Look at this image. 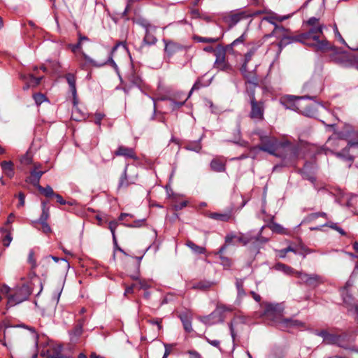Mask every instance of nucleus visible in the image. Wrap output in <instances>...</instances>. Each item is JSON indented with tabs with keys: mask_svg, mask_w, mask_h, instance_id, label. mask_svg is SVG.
Wrapping results in <instances>:
<instances>
[{
	"mask_svg": "<svg viewBox=\"0 0 358 358\" xmlns=\"http://www.w3.org/2000/svg\"><path fill=\"white\" fill-rule=\"evenodd\" d=\"M40 165H36L34 169L31 171L30 176L27 178V181L33 184L34 186H36L37 188L39 185V181L41 179V177L44 173V171H37L38 169H39Z\"/></svg>",
	"mask_w": 358,
	"mask_h": 358,
	"instance_id": "12",
	"label": "nucleus"
},
{
	"mask_svg": "<svg viewBox=\"0 0 358 358\" xmlns=\"http://www.w3.org/2000/svg\"><path fill=\"white\" fill-rule=\"evenodd\" d=\"M307 24L313 27L317 26L319 24L318 19L316 17H311L308 20Z\"/></svg>",
	"mask_w": 358,
	"mask_h": 358,
	"instance_id": "44",
	"label": "nucleus"
},
{
	"mask_svg": "<svg viewBox=\"0 0 358 358\" xmlns=\"http://www.w3.org/2000/svg\"><path fill=\"white\" fill-rule=\"evenodd\" d=\"M164 41L165 43V48H164L165 53L167 55L168 57H171L172 55H173L175 53L180 51L182 48V45H180V44H178L177 43H175L173 41Z\"/></svg>",
	"mask_w": 358,
	"mask_h": 358,
	"instance_id": "11",
	"label": "nucleus"
},
{
	"mask_svg": "<svg viewBox=\"0 0 358 358\" xmlns=\"http://www.w3.org/2000/svg\"><path fill=\"white\" fill-rule=\"evenodd\" d=\"M138 285H139L140 289H146L148 287V285L145 282H143L142 281H140Z\"/></svg>",
	"mask_w": 358,
	"mask_h": 358,
	"instance_id": "62",
	"label": "nucleus"
},
{
	"mask_svg": "<svg viewBox=\"0 0 358 358\" xmlns=\"http://www.w3.org/2000/svg\"><path fill=\"white\" fill-rule=\"evenodd\" d=\"M31 162H32L31 157L30 156H29L28 155H24L21 159V162L22 164H26V165H28V164H31Z\"/></svg>",
	"mask_w": 358,
	"mask_h": 358,
	"instance_id": "41",
	"label": "nucleus"
},
{
	"mask_svg": "<svg viewBox=\"0 0 358 358\" xmlns=\"http://www.w3.org/2000/svg\"><path fill=\"white\" fill-rule=\"evenodd\" d=\"M291 16H292L291 14L280 15L275 13H271L268 15L264 17L263 20L266 21L269 23H273V21H275L277 22H281L284 20H286L290 18Z\"/></svg>",
	"mask_w": 358,
	"mask_h": 358,
	"instance_id": "13",
	"label": "nucleus"
},
{
	"mask_svg": "<svg viewBox=\"0 0 358 358\" xmlns=\"http://www.w3.org/2000/svg\"><path fill=\"white\" fill-rule=\"evenodd\" d=\"M55 196L57 199V201L62 205H64L66 203L65 200L62 198V196L58 194H55Z\"/></svg>",
	"mask_w": 358,
	"mask_h": 358,
	"instance_id": "49",
	"label": "nucleus"
},
{
	"mask_svg": "<svg viewBox=\"0 0 358 358\" xmlns=\"http://www.w3.org/2000/svg\"><path fill=\"white\" fill-rule=\"evenodd\" d=\"M90 357V358H105L99 355H97L96 352H92Z\"/></svg>",
	"mask_w": 358,
	"mask_h": 358,
	"instance_id": "64",
	"label": "nucleus"
},
{
	"mask_svg": "<svg viewBox=\"0 0 358 358\" xmlns=\"http://www.w3.org/2000/svg\"><path fill=\"white\" fill-rule=\"evenodd\" d=\"M261 142L262 145L259 148L260 150L275 155V152L279 145L275 138H269L268 136H261Z\"/></svg>",
	"mask_w": 358,
	"mask_h": 358,
	"instance_id": "8",
	"label": "nucleus"
},
{
	"mask_svg": "<svg viewBox=\"0 0 358 358\" xmlns=\"http://www.w3.org/2000/svg\"><path fill=\"white\" fill-rule=\"evenodd\" d=\"M323 26H314L310 31L301 36L303 42L308 45L315 46L319 50H324L327 47V41H320V35L322 34Z\"/></svg>",
	"mask_w": 358,
	"mask_h": 358,
	"instance_id": "3",
	"label": "nucleus"
},
{
	"mask_svg": "<svg viewBox=\"0 0 358 358\" xmlns=\"http://www.w3.org/2000/svg\"><path fill=\"white\" fill-rule=\"evenodd\" d=\"M66 78L67 82L70 86L71 90L72 92L73 95L75 96L76 94V78L73 74L68 73L66 76Z\"/></svg>",
	"mask_w": 358,
	"mask_h": 358,
	"instance_id": "23",
	"label": "nucleus"
},
{
	"mask_svg": "<svg viewBox=\"0 0 358 358\" xmlns=\"http://www.w3.org/2000/svg\"><path fill=\"white\" fill-rule=\"evenodd\" d=\"M229 308L225 306H218L216 309L210 315L201 317V321L206 325H213L224 321L223 313L225 311H230Z\"/></svg>",
	"mask_w": 358,
	"mask_h": 358,
	"instance_id": "7",
	"label": "nucleus"
},
{
	"mask_svg": "<svg viewBox=\"0 0 358 358\" xmlns=\"http://www.w3.org/2000/svg\"><path fill=\"white\" fill-rule=\"evenodd\" d=\"M115 155L117 156H124L129 158H134L135 157L133 149L120 146L115 151Z\"/></svg>",
	"mask_w": 358,
	"mask_h": 358,
	"instance_id": "20",
	"label": "nucleus"
},
{
	"mask_svg": "<svg viewBox=\"0 0 358 358\" xmlns=\"http://www.w3.org/2000/svg\"><path fill=\"white\" fill-rule=\"evenodd\" d=\"M157 41L155 37H154L150 33H147L144 38V42L147 44H154Z\"/></svg>",
	"mask_w": 358,
	"mask_h": 358,
	"instance_id": "36",
	"label": "nucleus"
},
{
	"mask_svg": "<svg viewBox=\"0 0 358 358\" xmlns=\"http://www.w3.org/2000/svg\"><path fill=\"white\" fill-rule=\"evenodd\" d=\"M11 241H12V237H11L10 234L6 235V237L3 239V245L8 247L10 245Z\"/></svg>",
	"mask_w": 358,
	"mask_h": 358,
	"instance_id": "42",
	"label": "nucleus"
},
{
	"mask_svg": "<svg viewBox=\"0 0 358 358\" xmlns=\"http://www.w3.org/2000/svg\"><path fill=\"white\" fill-rule=\"evenodd\" d=\"M41 224H42V229H43V231L45 232V233H49L51 231V229H50V227L48 224V223L46 222H41Z\"/></svg>",
	"mask_w": 358,
	"mask_h": 358,
	"instance_id": "47",
	"label": "nucleus"
},
{
	"mask_svg": "<svg viewBox=\"0 0 358 358\" xmlns=\"http://www.w3.org/2000/svg\"><path fill=\"white\" fill-rule=\"evenodd\" d=\"M135 180H136V177H131L129 178H128V176L127 173V170L125 169L120 178V180L119 182V187L120 188L127 187L130 184L134 183Z\"/></svg>",
	"mask_w": 358,
	"mask_h": 358,
	"instance_id": "19",
	"label": "nucleus"
},
{
	"mask_svg": "<svg viewBox=\"0 0 358 358\" xmlns=\"http://www.w3.org/2000/svg\"><path fill=\"white\" fill-rule=\"evenodd\" d=\"M82 55H83V57L84 59L87 62H89V63L94 64V62L89 56H87L85 53L82 52Z\"/></svg>",
	"mask_w": 358,
	"mask_h": 358,
	"instance_id": "54",
	"label": "nucleus"
},
{
	"mask_svg": "<svg viewBox=\"0 0 358 358\" xmlns=\"http://www.w3.org/2000/svg\"><path fill=\"white\" fill-rule=\"evenodd\" d=\"M1 169L4 174L8 178H11L14 176L13 164L10 161H3L1 164Z\"/></svg>",
	"mask_w": 358,
	"mask_h": 358,
	"instance_id": "17",
	"label": "nucleus"
},
{
	"mask_svg": "<svg viewBox=\"0 0 358 358\" xmlns=\"http://www.w3.org/2000/svg\"><path fill=\"white\" fill-rule=\"evenodd\" d=\"M210 167L217 172L224 171L225 170V162L222 158H215L212 160Z\"/></svg>",
	"mask_w": 358,
	"mask_h": 358,
	"instance_id": "18",
	"label": "nucleus"
},
{
	"mask_svg": "<svg viewBox=\"0 0 358 358\" xmlns=\"http://www.w3.org/2000/svg\"><path fill=\"white\" fill-rule=\"evenodd\" d=\"M19 197V204L17 205V207H22L24 205V195L23 193L20 192L18 195Z\"/></svg>",
	"mask_w": 358,
	"mask_h": 358,
	"instance_id": "46",
	"label": "nucleus"
},
{
	"mask_svg": "<svg viewBox=\"0 0 358 358\" xmlns=\"http://www.w3.org/2000/svg\"><path fill=\"white\" fill-rule=\"evenodd\" d=\"M88 38L85 36H80L79 41L76 45H70L69 47L71 49L72 52H76L78 50L81 48V43L83 41H87Z\"/></svg>",
	"mask_w": 358,
	"mask_h": 358,
	"instance_id": "31",
	"label": "nucleus"
},
{
	"mask_svg": "<svg viewBox=\"0 0 358 358\" xmlns=\"http://www.w3.org/2000/svg\"><path fill=\"white\" fill-rule=\"evenodd\" d=\"M43 212L40 217L39 221L40 222H45L49 217V209L46 208V203L43 202Z\"/></svg>",
	"mask_w": 358,
	"mask_h": 358,
	"instance_id": "29",
	"label": "nucleus"
},
{
	"mask_svg": "<svg viewBox=\"0 0 358 358\" xmlns=\"http://www.w3.org/2000/svg\"><path fill=\"white\" fill-rule=\"evenodd\" d=\"M247 63H244L241 69V71L242 73L244 75L245 77H247V68H246Z\"/></svg>",
	"mask_w": 358,
	"mask_h": 358,
	"instance_id": "57",
	"label": "nucleus"
},
{
	"mask_svg": "<svg viewBox=\"0 0 358 358\" xmlns=\"http://www.w3.org/2000/svg\"><path fill=\"white\" fill-rule=\"evenodd\" d=\"M349 311L353 313H358V308L357 306L355 303L350 304L349 307Z\"/></svg>",
	"mask_w": 358,
	"mask_h": 358,
	"instance_id": "51",
	"label": "nucleus"
},
{
	"mask_svg": "<svg viewBox=\"0 0 358 358\" xmlns=\"http://www.w3.org/2000/svg\"><path fill=\"white\" fill-rule=\"evenodd\" d=\"M287 29L282 26L275 25L271 34L268 36H275L278 38H285L286 36Z\"/></svg>",
	"mask_w": 358,
	"mask_h": 358,
	"instance_id": "21",
	"label": "nucleus"
},
{
	"mask_svg": "<svg viewBox=\"0 0 358 358\" xmlns=\"http://www.w3.org/2000/svg\"><path fill=\"white\" fill-rule=\"evenodd\" d=\"M82 331L83 330L81 326L76 327L72 333V339L78 338L81 335Z\"/></svg>",
	"mask_w": 358,
	"mask_h": 358,
	"instance_id": "38",
	"label": "nucleus"
},
{
	"mask_svg": "<svg viewBox=\"0 0 358 358\" xmlns=\"http://www.w3.org/2000/svg\"><path fill=\"white\" fill-rule=\"evenodd\" d=\"M215 56L216 59L214 64L215 68L222 71L230 69V65L225 59V52L224 51L220 50L216 52Z\"/></svg>",
	"mask_w": 358,
	"mask_h": 358,
	"instance_id": "10",
	"label": "nucleus"
},
{
	"mask_svg": "<svg viewBox=\"0 0 358 358\" xmlns=\"http://www.w3.org/2000/svg\"><path fill=\"white\" fill-rule=\"evenodd\" d=\"M207 342L210 344L211 345L214 346V347H216V348H218L219 345H220V341H217V340H210L209 338H206Z\"/></svg>",
	"mask_w": 358,
	"mask_h": 358,
	"instance_id": "48",
	"label": "nucleus"
},
{
	"mask_svg": "<svg viewBox=\"0 0 358 358\" xmlns=\"http://www.w3.org/2000/svg\"><path fill=\"white\" fill-rule=\"evenodd\" d=\"M133 286L127 287L124 292V295L131 293L133 292Z\"/></svg>",
	"mask_w": 358,
	"mask_h": 358,
	"instance_id": "63",
	"label": "nucleus"
},
{
	"mask_svg": "<svg viewBox=\"0 0 358 358\" xmlns=\"http://www.w3.org/2000/svg\"><path fill=\"white\" fill-rule=\"evenodd\" d=\"M250 117L257 121L264 119L263 103L257 102L254 98L251 100Z\"/></svg>",
	"mask_w": 358,
	"mask_h": 358,
	"instance_id": "9",
	"label": "nucleus"
},
{
	"mask_svg": "<svg viewBox=\"0 0 358 358\" xmlns=\"http://www.w3.org/2000/svg\"><path fill=\"white\" fill-rule=\"evenodd\" d=\"M250 294H252V296H253L254 299L256 301H257V302L260 301L261 297L259 295L257 294L255 292H252V291L250 292Z\"/></svg>",
	"mask_w": 358,
	"mask_h": 358,
	"instance_id": "58",
	"label": "nucleus"
},
{
	"mask_svg": "<svg viewBox=\"0 0 358 358\" xmlns=\"http://www.w3.org/2000/svg\"><path fill=\"white\" fill-rule=\"evenodd\" d=\"M38 190L43 194L46 197H50L55 196V192L50 186L43 187L41 185L38 187Z\"/></svg>",
	"mask_w": 358,
	"mask_h": 358,
	"instance_id": "28",
	"label": "nucleus"
},
{
	"mask_svg": "<svg viewBox=\"0 0 358 358\" xmlns=\"http://www.w3.org/2000/svg\"><path fill=\"white\" fill-rule=\"evenodd\" d=\"M289 251H294V250H293L292 248H290V247H289V248H285V249H284V250H280V255H280V257H285V254H286L287 252H289Z\"/></svg>",
	"mask_w": 358,
	"mask_h": 358,
	"instance_id": "50",
	"label": "nucleus"
},
{
	"mask_svg": "<svg viewBox=\"0 0 358 358\" xmlns=\"http://www.w3.org/2000/svg\"><path fill=\"white\" fill-rule=\"evenodd\" d=\"M283 309L284 308L282 304H267L265 314L269 317H279L278 322L281 327H301L303 325L302 322L298 320L281 318Z\"/></svg>",
	"mask_w": 358,
	"mask_h": 358,
	"instance_id": "2",
	"label": "nucleus"
},
{
	"mask_svg": "<svg viewBox=\"0 0 358 358\" xmlns=\"http://www.w3.org/2000/svg\"><path fill=\"white\" fill-rule=\"evenodd\" d=\"M184 328L185 331L189 332L192 331V324L190 320L187 317H181Z\"/></svg>",
	"mask_w": 358,
	"mask_h": 358,
	"instance_id": "35",
	"label": "nucleus"
},
{
	"mask_svg": "<svg viewBox=\"0 0 358 358\" xmlns=\"http://www.w3.org/2000/svg\"><path fill=\"white\" fill-rule=\"evenodd\" d=\"M269 228L273 231V232L281 234H287V230L283 228L282 226H281L279 224L277 223H271L269 225Z\"/></svg>",
	"mask_w": 358,
	"mask_h": 358,
	"instance_id": "25",
	"label": "nucleus"
},
{
	"mask_svg": "<svg viewBox=\"0 0 358 358\" xmlns=\"http://www.w3.org/2000/svg\"><path fill=\"white\" fill-rule=\"evenodd\" d=\"M245 35L244 34H242L239 38H238L237 39L234 40L232 43H231V45L232 46H234L236 45V44L238 43H243V41H245Z\"/></svg>",
	"mask_w": 358,
	"mask_h": 358,
	"instance_id": "45",
	"label": "nucleus"
},
{
	"mask_svg": "<svg viewBox=\"0 0 358 358\" xmlns=\"http://www.w3.org/2000/svg\"><path fill=\"white\" fill-rule=\"evenodd\" d=\"M194 39L198 42L202 43H215L218 41V38H204L201 36H194Z\"/></svg>",
	"mask_w": 358,
	"mask_h": 358,
	"instance_id": "32",
	"label": "nucleus"
},
{
	"mask_svg": "<svg viewBox=\"0 0 358 358\" xmlns=\"http://www.w3.org/2000/svg\"><path fill=\"white\" fill-rule=\"evenodd\" d=\"M338 340V338L336 336L329 334L327 337H325L324 342L327 344H332L336 343Z\"/></svg>",
	"mask_w": 358,
	"mask_h": 358,
	"instance_id": "34",
	"label": "nucleus"
},
{
	"mask_svg": "<svg viewBox=\"0 0 358 358\" xmlns=\"http://www.w3.org/2000/svg\"><path fill=\"white\" fill-rule=\"evenodd\" d=\"M329 334V333L326 331H322L317 334L318 336L323 338V339H325V337Z\"/></svg>",
	"mask_w": 358,
	"mask_h": 358,
	"instance_id": "60",
	"label": "nucleus"
},
{
	"mask_svg": "<svg viewBox=\"0 0 358 358\" xmlns=\"http://www.w3.org/2000/svg\"><path fill=\"white\" fill-rule=\"evenodd\" d=\"M28 261L31 264L33 268L36 267V264L34 259V252L32 250H31L29 253Z\"/></svg>",
	"mask_w": 358,
	"mask_h": 358,
	"instance_id": "39",
	"label": "nucleus"
},
{
	"mask_svg": "<svg viewBox=\"0 0 358 358\" xmlns=\"http://www.w3.org/2000/svg\"><path fill=\"white\" fill-rule=\"evenodd\" d=\"M40 355L43 358H69L66 355L62 346L52 341H48L41 344L39 348Z\"/></svg>",
	"mask_w": 358,
	"mask_h": 358,
	"instance_id": "4",
	"label": "nucleus"
},
{
	"mask_svg": "<svg viewBox=\"0 0 358 358\" xmlns=\"http://www.w3.org/2000/svg\"><path fill=\"white\" fill-rule=\"evenodd\" d=\"M9 291H10V288L7 285H5L1 286V287L0 289V292L3 294H8Z\"/></svg>",
	"mask_w": 358,
	"mask_h": 358,
	"instance_id": "53",
	"label": "nucleus"
},
{
	"mask_svg": "<svg viewBox=\"0 0 358 358\" xmlns=\"http://www.w3.org/2000/svg\"><path fill=\"white\" fill-rule=\"evenodd\" d=\"M233 239H234L235 242L242 243L243 245H246L248 242V241L243 238L242 236H234L226 237L227 242H232Z\"/></svg>",
	"mask_w": 358,
	"mask_h": 358,
	"instance_id": "27",
	"label": "nucleus"
},
{
	"mask_svg": "<svg viewBox=\"0 0 358 358\" xmlns=\"http://www.w3.org/2000/svg\"><path fill=\"white\" fill-rule=\"evenodd\" d=\"M34 99L35 100V102L38 105L41 104L42 103H43L46 100L45 96L43 94H34Z\"/></svg>",
	"mask_w": 358,
	"mask_h": 358,
	"instance_id": "37",
	"label": "nucleus"
},
{
	"mask_svg": "<svg viewBox=\"0 0 358 358\" xmlns=\"http://www.w3.org/2000/svg\"><path fill=\"white\" fill-rule=\"evenodd\" d=\"M117 222L115 221H112V222H109V225H108V227L113 234V241L115 242V247H116V250H119L120 252H121L122 253H123L124 255H127L126 252L122 249L120 248V247H118L117 245V241H116V238H115V231L117 228Z\"/></svg>",
	"mask_w": 358,
	"mask_h": 358,
	"instance_id": "22",
	"label": "nucleus"
},
{
	"mask_svg": "<svg viewBox=\"0 0 358 358\" xmlns=\"http://www.w3.org/2000/svg\"><path fill=\"white\" fill-rule=\"evenodd\" d=\"M3 328V341L2 343L6 345V341L17 338L21 345V354L24 358H36L38 356V334L31 329H19L17 327H8L0 324V331Z\"/></svg>",
	"mask_w": 358,
	"mask_h": 358,
	"instance_id": "1",
	"label": "nucleus"
},
{
	"mask_svg": "<svg viewBox=\"0 0 358 358\" xmlns=\"http://www.w3.org/2000/svg\"><path fill=\"white\" fill-rule=\"evenodd\" d=\"M234 324H235V320L229 324V328H230V331H231V336L233 337V338L235 336V332H234Z\"/></svg>",
	"mask_w": 358,
	"mask_h": 358,
	"instance_id": "56",
	"label": "nucleus"
},
{
	"mask_svg": "<svg viewBox=\"0 0 358 358\" xmlns=\"http://www.w3.org/2000/svg\"><path fill=\"white\" fill-rule=\"evenodd\" d=\"M221 259H222V264L224 265V266H231V262L230 260L227 258V257H221Z\"/></svg>",
	"mask_w": 358,
	"mask_h": 358,
	"instance_id": "52",
	"label": "nucleus"
},
{
	"mask_svg": "<svg viewBox=\"0 0 358 358\" xmlns=\"http://www.w3.org/2000/svg\"><path fill=\"white\" fill-rule=\"evenodd\" d=\"M357 146H358V140L356 141H351L348 143V146L345 148L341 152L336 153V156L352 160V157L348 153L349 150Z\"/></svg>",
	"mask_w": 358,
	"mask_h": 358,
	"instance_id": "16",
	"label": "nucleus"
},
{
	"mask_svg": "<svg viewBox=\"0 0 358 358\" xmlns=\"http://www.w3.org/2000/svg\"><path fill=\"white\" fill-rule=\"evenodd\" d=\"M210 217L215 220L227 222L230 219L231 215L228 213H212Z\"/></svg>",
	"mask_w": 358,
	"mask_h": 358,
	"instance_id": "26",
	"label": "nucleus"
},
{
	"mask_svg": "<svg viewBox=\"0 0 358 358\" xmlns=\"http://www.w3.org/2000/svg\"><path fill=\"white\" fill-rule=\"evenodd\" d=\"M246 17L244 12H236L230 13L227 17L226 21L229 24L230 26H234L238 23L241 19Z\"/></svg>",
	"mask_w": 358,
	"mask_h": 358,
	"instance_id": "15",
	"label": "nucleus"
},
{
	"mask_svg": "<svg viewBox=\"0 0 358 358\" xmlns=\"http://www.w3.org/2000/svg\"><path fill=\"white\" fill-rule=\"evenodd\" d=\"M187 354L189 355V358H202L201 355L195 350H189Z\"/></svg>",
	"mask_w": 358,
	"mask_h": 358,
	"instance_id": "40",
	"label": "nucleus"
},
{
	"mask_svg": "<svg viewBox=\"0 0 358 358\" xmlns=\"http://www.w3.org/2000/svg\"><path fill=\"white\" fill-rule=\"evenodd\" d=\"M103 117H104V115L102 113H96L95 114V120H94L95 123L96 124L100 125L101 121L102 120Z\"/></svg>",
	"mask_w": 358,
	"mask_h": 358,
	"instance_id": "43",
	"label": "nucleus"
},
{
	"mask_svg": "<svg viewBox=\"0 0 358 358\" xmlns=\"http://www.w3.org/2000/svg\"><path fill=\"white\" fill-rule=\"evenodd\" d=\"M32 292V289L29 285H23L15 289V293L8 297V304L13 306L27 300Z\"/></svg>",
	"mask_w": 358,
	"mask_h": 358,
	"instance_id": "6",
	"label": "nucleus"
},
{
	"mask_svg": "<svg viewBox=\"0 0 358 358\" xmlns=\"http://www.w3.org/2000/svg\"><path fill=\"white\" fill-rule=\"evenodd\" d=\"M252 55H253L252 52H249L247 54H245L244 63H248L251 59Z\"/></svg>",
	"mask_w": 358,
	"mask_h": 358,
	"instance_id": "55",
	"label": "nucleus"
},
{
	"mask_svg": "<svg viewBox=\"0 0 358 358\" xmlns=\"http://www.w3.org/2000/svg\"><path fill=\"white\" fill-rule=\"evenodd\" d=\"M276 268L278 270L282 271L285 273H288V274H293V273L296 274V272L294 271L291 267L286 266L283 264H278L276 265Z\"/></svg>",
	"mask_w": 358,
	"mask_h": 358,
	"instance_id": "30",
	"label": "nucleus"
},
{
	"mask_svg": "<svg viewBox=\"0 0 358 358\" xmlns=\"http://www.w3.org/2000/svg\"><path fill=\"white\" fill-rule=\"evenodd\" d=\"M296 275L301 278L302 281L309 285H315L320 282V277L317 275H307L301 272L296 271Z\"/></svg>",
	"mask_w": 358,
	"mask_h": 358,
	"instance_id": "14",
	"label": "nucleus"
},
{
	"mask_svg": "<svg viewBox=\"0 0 358 358\" xmlns=\"http://www.w3.org/2000/svg\"><path fill=\"white\" fill-rule=\"evenodd\" d=\"M201 87V85H200L199 81H196V82L194 83V85H193V87H192V90H191L190 93H191L193 90H198V89H199V87Z\"/></svg>",
	"mask_w": 358,
	"mask_h": 358,
	"instance_id": "59",
	"label": "nucleus"
},
{
	"mask_svg": "<svg viewBox=\"0 0 358 358\" xmlns=\"http://www.w3.org/2000/svg\"><path fill=\"white\" fill-rule=\"evenodd\" d=\"M236 287H237V289H238V295L239 297H243V296H245V292L243 290V280L239 279V280H236Z\"/></svg>",
	"mask_w": 358,
	"mask_h": 358,
	"instance_id": "33",
	"label": "nucleus"
},
{
	"mask_svg": "<svg viewBox=\"0 0 358 358\" xmlns=\"http://www.w3.org/2000/svg\"><path fill=\"white\" fill-rule=\"evenodd\" d=\"M305 100L306 99L303 96L288 95L282 99V102L287 109L296 110L306 115H310L312 111L308 106L306 104Z\"/></svg>",
	"mask_w": 358,
	"mask_h": 358,
	"instance_id": "5",
	"label": "nucleus"
},
{
	"mask_svg": "<svg viewBox=\"0 0 358 358\" xmlns=\"http://www.w3.org/2000/svg\"><path fill=\"white\" fill-rule=\"evenodd\" d=\"M150 323L152 324H156L158 327V329L160 330L162 328V326L160 324V322L158 320H150Z\"/></svg>",
	"mask_w": 358,
	"mask_h": 358,
	"instance_id": "61",
	"label": "nucleus"
},
{
	"mask_svg": "<svg viewBox=\"0 0 358 358\" xmlns=\"http://www.w3.org/2000/svg\"><path fill=\"white\" fill-rule=\"evenodd\" d=\"M186 245L195 253L202 254L205 252L204 248L196 245L192 241H188Z\"/></svg>",
	"mask_w": 358,
	"mask_h": 358,
	"instance_id": "24",
	"label": "nucleus"
}]
</instances>
